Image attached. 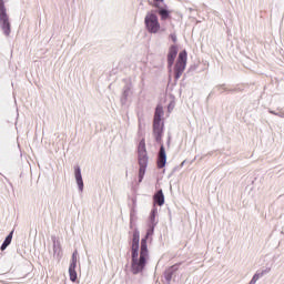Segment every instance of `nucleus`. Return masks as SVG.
<instances>
[{"mask_svg":"<svg viewBox=\"0 0 284 284\" xmlns=\"http://www.w3.org/2000/svg\"><path fill=\"white\" fill-rule=\"evenodd\" d=\"M277 116H280L281 119H284V113H278Z\"/></svg>","mask_w":284,"mask_h":284,"instance_id":"23","label":"nucleus"},{"mask_svg":"<svg viewBox=\"0 0 284 284\" xmlns=\"http://www.w3.org/2000/svg\"><path fill=\"white\" fill-rule=\"evenodd\" d=\"M14 234V231H11L10 234L6 237L4 242L1 245V251L3 252L7 250L8 245L12 243V235Z\"/></svg>","mask_w":284,"mask_h":284,"instance_id":"13","label":"nucleus"},{"mask_svg":"<svg viewBox=\"0 0 284 284\" xmlns=\"http://www.w3.org/2000/svg\"><path fill=\"white\" fill-rule=\"evenodd\" d=\"M186 65H187V52L182 51L179 53L178 60L174 65L175 79H181V77H183Z\"/></svg>","mask_w":284,"mask_h":284,"instance_id":"6","label":"nucleus"},{"mask_svg":"<svg viewBox=\"0 0 284 284\" xmlns=\"http://www.w3.org/2000/svg\"><path fill=\"white\" fill-rule=\"evenodd\" d=\"M171 39H172V41L175 43V41H176V36H175V34H171Z\"/></svg>","mask_w":284,"mask_h":284,"instance_id":"22","label":"nucleus"},{"mask_svg":"<svg viewBox=\"0 0 284 284\" xmlns=\"http://www.w3.org/2000/svg\"><path fill=\"white\" fill-rule=\"evenodd\" d=\"M69 276L72 283H77V278H78L77 265H69Z\"/></svg>","mask_w":284,"mask_h":284,"instance_id":"12","label":"nucleus"},{"mask_svg":"<svg viewBox=\"0 0 284 284\" xmlns=\"http://www.w3.org/2000/svg\"><path fill=\"white\" fill-rule=\"evenodd\" d=\"M0 30L6 37L12 34V22H10V14H8V8L3 0H0Z\"/></svg>","mask_w":284,"mask_h":284,"instance_id":"2","label":"nucleus"},{"mask_svg":"<svg viewBox=\"0 0 284 284\" xmlns=\"http://www.w3.org/2000/svg\"><path fill=\"white\" fill-rule=\"evenodd\" d=\"M248 284H256V281L251 280Z\"/></svg>","mask_w":284,"mask_h":284,"instance_id":"25","label":"nucleus"},{"mask_svg":"<svg viewBox=\"0 0 284 284\" xmlns=\"http://www.w3.org/2000/svg\"><path fill=\"white\" fill-rule=\"evenodd\" d=\"M263 275H264L263 272H256V273L253 275L252 280L257 283L260 278H263Z\"/></svg>","mask_w":284,"mask_h":284,"instance_id":"16","label":"nucleus"},{"mask_svg":"<svg viewBox=\"0 0 284 284\" xmlns=\"http://www.w3.org/2000/svg\"><path fill=\"white\" fill-rule=\"evenodd\" d=\"M78 252L74 251L73 254H72V257H71V263L70 265H75L77 266V262H78Z\"/></svg>","mask_w":284,"mask_h":284,"instance_id":"17","label":"nucleus"},{"mask_svg":"<svg viewBox=\"0 0 284 284\" xmlns=\"http://www.w3.org/2000/svg\"><path fill=\"white\" fill-rule=\"evenodd\" d=\"M150 261V250L145 244V240H141V233L135 230L131 240V272L132 274H141L145 270Z\"/></svg>","mask_w":284,"mask_h":284,"instance_id":"1","label":"nucleus"},{"mask_svg":"<svg viewBox=\"0 0 284 284\" xmlns=\"http://www.w3.org/2000/svg\"><path fill=\"white\" fill-rule=\"evenodd\" d=\"M271 114H275V116H278V113L274 112V111H270Z\"/></svg>","mask_w":284,"mask_h":284,"instance_id":"24","label":"nucleus"},{"mask_svg":"<svg viewBox=\"0 0 284 284\" xmlns=\"http://www.w3.org/2000/svg\"><path fill=\"white\" fill-rule=\"evenodd\" d=\"M74 179L78 185L79 192H83V175L81 174V168L74 166Z\"/></svg>","mask_w":284,"mask_h":284,"instance_id":"8","label":"nucleus"},{"mask_svg":"<svg viewBox=\"0 0 284 284\" xmlns=\"http://www.w3.org/2000/svg\"><path fill=\"white\" fill-rule=\"evenodd\" d=\"M172 270H176V266H172L171 270L168 271L166 273V281H172Z\"/></svg>","mask_w":284,"mask_h":284,"instance_id":"18","label":"nucleus"},{"mask_svg":"<svg viewBox=\"0 0 284 284\" xmlns=\"http://www.w3.org/2000/svg\"><path fill=\"white\" fill-rule=\"evenodd\" d=\"M159 14H160L162 21H165V19H169V17H170V11H168L165 9H160Z\"/></svg>","mask_w":284,"mask_h":284,"instance_id":"14","label":"nucleus"},{"mask_svg":"<svg viewBox=\"0 0 284 284\" xmlns=\"http://www.w3.org/2000/svg\"><path fill=\"white\" fill-rule=\"evenodd\" d=\"M156 216H159V209L156 206H153L151 214L149 216V221L151 225H153V227H156V223H159Z\"/></svg>","mask_w":284,"mask_h":284,"instance_id":"11","label":"nucleus"},{"mask_svg":"<svg viewBox=\"0 0 284 284\" xmlns=\"http://www.w3.org/2000/svg\"><path fill=\"white\" fill-rule=\"evenodd\" d=\"M165 163H168V154L165 153V146L161 145L158 159V168L160 170L165 168Z\"/></svg>","mask_w":284,"mask_h":284,"instance_id":"9","label":"nucleus"},{"mask_svg":"<svg viewBox=\"0 0 284 284\" xmlns=\"http://www.w3.org/2000/svg\"><path fill=\"white\" fill-rule=\"evenodd\" d=\"M153 201L160 205V207L165 204V195H163V190H160L154 194Z\"/></svg>","mask_w":284,"mask_h":284,"instance_id":"10","label":"nucleus"},{"mask_svg":"<svg viewBox=\"0 0 284 284\" xmlns=\"http://www.w3.org/2000/svg\"><path fill=\"white\" fill-rule=\"evenodd\" d=\"M53 252H54V254H57V252H58V254H59V252H61V245L54 244V245H53Z\"/></svg>","mask_w":284,"mask_h":284,"instance_id":"19","label":"nucleus"},{"mask_svg":"<svg viewBox=\"0 0 284 284\" xmlns=\"http://www.w3.org/2000/svg\"><path fill=\"white\" fill-rule=\"evenodd\" d=\"M159 2L163 3V0H158Z\"/></svg>","mask_w":284,"mask_h":284,"instance_id":"27","label":"nucleus"},{"mask_svg":"<svg viewBox=\"0 0 284 284\" xmlns=\"http://www.w3.org/2000/svg\"><path fill=\"white\" fill-rule=\"evenodd\" d=\"M144 26L150 34H159L163 32L161 22H159V16L154 12H148L144 18Z\"/></svg>","mask_w":284,"mask_h":284,"instance_id":"4","label":"nucleus"},{"mask_svg":"<svg viewBox=\"0 0 284 284\" xmlns=\"http://www.w3.org/2000/svg\"><path fill=\"white\" fill-rule=\"evenodd\" d=\"M148 151L145 150V142L141 141L139 144V183L143 181V178L145 176V170L148 169Z\"/></svg>","mask_w":284,"mask_h":284,"instance_id":"5","label":"nucleus"},{"mask_svg":"<svg viewBox=\"0 0 284 284\" xmlns=\"http://www.w3.org/2000/svg\"><path fill=\"white\" fill-rule=\"evenodd\" d=\"M153 6L155 8H161V2H159V0H154Z\"/></svg>","mask_w":284,"mask_h":284,"instance_id":"21","label":"nucleus"},{"mask_svg":"<svg viewBox=\"0 0 284 284\" xmlns=\"http://www.w3.org/2000/svg\"><path fill=\"white\" fill-rule=\"evenodd\" d=\"M163 105L159 104L155 109V115L153 120V134L155 141L161 143V136H163Z\"/></svg>","mask_w":284,"mask_h":284,"instance_id":"3","label":"nucleus"},{"mask_svg":"<svg viewBox=\"0 0 284 284\" xmlns=\"http://www.w3.org/2000/svg\"><path fill=\"white\" fill-rule=\"evenodd\" d=\"M154 234V225H151V229L146 232V235L142 239V241H145V245L148 247V239Z\"/></svg>","mask_w":284,"mask_h":284,"instance_id":"15","label":"nucleus"},{"mask_svg":"<svg viewBox=\"0 0 284 284\" xmlns=\"http://www.w3.org/2000/svg\"><path fill=\"white\" fill-rule=\"evenodd\" d=\"M178 54H179V48L176 45H172L168 54V65L170 69H172V67L174 65V59H176Z\"/></svg>","mask_w":284,"mask_h":284,"instance_id":"7","label":"nucleus"},{"mask_svg":"<svg viewBox=\"0 0 284 284\" xmlns=\"http://www.w3.org/2000/svg\"><path fill=\"white\" fill-rule=\"evenodd\" d=\"M124 97H128V91H124Z\"/></svg>","mask_w":284,"mask_h":284,"instance_id":"26","label":"nucleus"},{"mask_svg":"<svg viewBox=\"0 0 284 284\" xmlns=\"http://www.w3.org/2000/svg\"><path fill=\"white\" fill-rule=\"evenodd\" d=\"M168 110H169V112H172V110H174V102L173 101L169 103Z\"/></svg>","mask_w":284,"mask_h":284,"instance_id":"20","label":"nucleus"}]
</instances>
